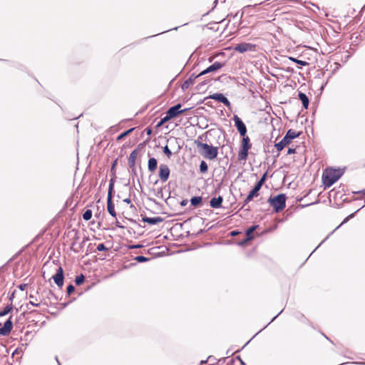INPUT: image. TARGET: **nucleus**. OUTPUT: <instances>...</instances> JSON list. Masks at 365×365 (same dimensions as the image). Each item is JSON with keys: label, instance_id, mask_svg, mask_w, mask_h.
<instances>
[{"label": "nucleus", "instance_id": "f257e3e1", "mask_svg": "<svg viewBox=\"0 0 365 365\" xmlns=\"http://www.w3.org/2000/svg\"><path fill=\"white\" fill-rule=\"evenodd\" d=\"M344 174V170L341 169L326 170L322 175L323 183L326 187H331Z\"/></svg>", "mask_w": 365, "mask_h": 365}, {"label": "nucleus", "instance_id": "f03ea898", "mask_svg": "<svg viewBox=\"0 0 365 365\" xmlns=\"http://www.w3.org/2000/svg\"><path fill=\"white\" fill-rule=\"evenodd\" d=\"M197 147L202 150V152H201L202 155L204 156V158L209 159V160H213L217 158L218 154V148L214 147L212 145H209L207 143H197Z\"/></svg>", "mask_w": 365, "mask_h": 365}, {"label": "nucleus", "instance_id": "7ed1b4c3", "mask_svg": "<svg viewBox=\"0 0 365 365\" xmlns=\"http://www.w3.org/2000/svg\"><path fill=\"white\" fill-rule=\"evenodd\" d=\"M267 202L274 208V212H279L286 206V195L284 194H279L274 197H270L267 200Z\"/></svg>", "mask_w": 365, "mask_h": 365}, {"label": "nucleus", "instance_id": "20e7f679", "mask_svg": "<svg viewBox=\"0 0 365 365\" xmlns=\"http://www.w3.org/2000/svg\"><path fill=\"white\" fill-rule=\"evenodd\" d=\"M299 135L300 133L296 132L292 129L288 130L284 138L279 143L275 144L274 146L277 151L282 150L284 148L292 141V140L298 138Z\"/></svg>", "mask_w": 365, "mask_h": 365}, {"label": "nucleus", "instance_id": "39448f33", "mask_svg": "<svg viewBox=\"0 0 365 365\" xmlns=\"http://www.w3.org/2000/svg\"><path fill=\"white\" fill-rule=\"evenodd\" d=\"M113 180L111 179L109 183L108 197H107V210L109 214L114 217H116V212L114 208V204L112 201L113 197Z\"/></svg>", "mask_w": 365, "mask_h": 365}, {"label": "nucleus", "instance_id": "423d86ee", "mask_svg": "<svg viewBox=\"0 0 365 365\" xmlns=\"http://www.w3.org/2000/svg\"><path fill=\"white\" fill-rule=\"evenodd\" d=\"M232 120L235 123V126L236 127L240 135L241 136L246 135L247 131V127L242 119L238 115H234Z\"/></svg>", "mask_w": 365, "mask_h": 365}, {"label": "nucleus", "instance_id": "0eeeda50", "mask_svg": "<svg viewBox=\"0 0 365 365\" xmlns=\"http://www.w3.org/2000/svg\"><path fill=\"white\" fill-rule=\"evenodd\" d=\"M12 316L4 322V325L0 327V336H8L13 329V322L11 320Z\"/></svg>", "mask_w": 365, "mask_h": 365}, {"label": "nucleus", "instance_id": "6e6552de", "mask_svg": "<svg viewBox=\"0 0 365 365\" xmlns=\"http://www.w3.org/2000/svg\"><path fill=\"white\" fill-rule=\"evenodd\" d=\"M225 65V63H222L219 61H216L210 66H208L207 68L201 71L198 76H203L210 73L215 72L218 71L219 69L222 68Z\"/></svg>", "mask_w": 365, "mask_h": 365}, {"label": "nucleus", "instance_id": "1a4fd4ad", "mask_svg": "<svg viewBox=\"0 0 365 365\" xmlns=\"http://www.w3.org/2000/svg\"><path fill=\"white\" fill-rule=\"evenodd\" d=\"M267 178V173H264L259 181L255 185L254 187L249 192L254 197H257L259 195V191L261 189L262 186L264 183Z\"/></svg>", "mask_w": 365, "mask_h": 365}, {"label": "nucleus", "instance_id": "9d476101", "mask_svg": "<svg viewBox=\"0 0 365 365\" xmlns=\"http://www.w3.org/2000/svg\"><path fill=\"white\" fill-rule=\"evenodd\" d=\"M170 168L165 164H160L159 167V178L163 182H166L170 176Z\"/></svg>", "mask_w": 365, "mask_h": 365}, {"label": "nucleus", "instance_id": "9b49d317", "mask_svg": "<svg viewBox=\"0 0 365 365\" xmlns=\"http://www.w3.org/2000/svg\"><path fill=\"white\" fill-rule=\"evenodd\" d=\"M181 107H182V105L180 103H178V104L170 107V108H168V110H167L166 113H168V115H169L170 118H174L176 116H178L179 114L183 113L184 112H185L187 110V109L180 110Z\"/></svg>", "mask_w": 365, "mask_h": 365}, {"label": "nucleus", "instance_id": "f8f14e48", "mask_svg": "<svg viewBox=\"0 0 365 365\" xmlns=\"http://www.w3.org/2000/svg\"><path fill=\"white\" fill-rule=\"evenodd\" d=\"M54 282L58 287H62L63 285L64 274L63 269L61 267H59L56 273L52 277Z\"/></svg>", "mask_w": 365, "mask_h": 365}, {"label": "nucleus", "instance_id": "ddd939ff", "mask_svg": "<svg viewBox=\"0 0 365 365\" xmlns=\"http://www.w3.org/2000/svg\"><path fill=\"white\" fill-rule=\"evenodd\" d=\"M255 46L249 43H241L235 46V50L239 53H245L246 51H254Z\"/></svg>", "mask_w": 365, "mask_h": 365}, {"label": "nucleus", "instance_id": "4468645a", "mask_svg": "<svg viewBox=\"0 0 365 365\" xmlns=\"http://www.w3.org/2000/svg\"><path fill=\"white\" fill-rule=\"evenodd\" d=\"M209 98L215 100L220 103H222L227 107L230 106L229 100L222 93H213L212 95H210Z\"/></svg>", "mask_w": 365, "mask_h": 365}, {"label": "nucleus", "instance_id": "2eb2a0df", "mask_svg": "<svg viewBox=\"0 0 365 365\" xmlns=\"http://www.w3.org/2000/svg\"><path fill=\"white\" fill-rule=\"evenodd\" d=\"M200 76L195 75L192 73L189 78L185 80L184 83L182 84V89L183 91L187 89L191 85H192L196 78H199Z\"/></svg>", "mask_w": 365, "mask_h": 365}, {"label": "nucleus", "instance_id": "dca6fc26", "mask_svg": "<svg viewBox=\"0 0 365 365\" xmlns=\"http://www.w3.org/2000/svg\"><path fill=\"white\" fill-rule=\"evenodd\" d=\"M142 220L149 225H156L158 223L162 222L163 219L161 217H150L145 216L142 218Z\"/></svg>", "mask_w": 365, "mask_h": 365}, {"label": "nucleus", "instance_id": "f3484780", "mask_svg": "<svg viewBox=\"0 0 365 365\" xmlns=\"http://www.w3.org/2000/svg\"><path fill=\"white\" fill-rule=\"evenodd\" d=\"M223 202V197L218 196L217 197H213L210 201V205L212 208H220L222 206Z\"/></svg>", "mask_w": 365, "mask_h": 365}, {"label": "nucleus", "instance_id": "a211bd4d", "mask_svg": "<svg viewBox=\"0 0 365 365\" xmlns=\"http://www.w3.org/2000/svg\"><path fill=\"white\" fill-rule=\"evenodd\" d=\"M249 150L247 148H240L238 153V160L239 161H245L248 157Z\"/></svg>", "mask_w": 365, "mask_h": 365}, {"label": "nucleus", "instance_id": "6ab92c4d", "mask_svg": "<svg viewBox=\"0 0 365 365\" xmlns=\"http://www.w3.org/2000/svg\"><path fill=\"white\" fill-rule=\"evenodd\" d=\"M138 155V150H133L128 158V165L130 168H133L135 166V160Z\"/></svg>", "mask_w": 365, "mask_h": 365}, {"label": "nucleus", "instance_id": "aec40b11", "mask_svg": "<svg viewBox=\"0 0 365 365\" xmlns=\"http://www.w3.org/2000/svg\"><path fill=\"white\" fill-rule=\"evenodd\" d=\"M298 98L302 101L303 107L307 109L309 103V100L307 96L305 93L299 91L298 94Z\"/></svg>", "mask_w": 365, "mask_h": 365}, {"label": "nucleus", "instance_id": "412c9836", "mask_svg": "<svg viewBox=\"0 0 365 365\" xmlns=\"http://www.w3.org/2000/svg\"><path fill=\"white\" fill-rule=\"evenodd\" d=\"M158 167V161L155 158H150L148 163V169L150 172L153 173Z\"/></svg>", "mask_w": 365, "mask_h": 365}, {"label": "nucleus", "instance_id": "4be33fe9", "mask_svg": "<svg viewBox=\"0 0 365 365\" xmlns=\"http://www.w3.org/2000/svg\"><path fill=\"white\" fill-rule=\"evenodd\" d=\"M252 144L250 143V138L247 135L242 136V144L240 148L250 149Z\"/></svg>", "mask_w": 365, "mask_h": 365}, {"label": "nucleus", "instance_id": "5701e85b", "mask_svg": "<svg viewBox=\"0 0 365 365\" xmlns=\"http://www.w3.org/2000/svg\"><path fill=\"white\" fill-rule=\"evenodd\" d=\"M202 197L200 196L192 197L190 200V203L192 206H198L202 202Z\"/></svg>", "mask_w": 365, "mask_h": 365}, {"label": "nucleus", "instance_id": "b1692460", "mask_svg": "<svg viewBox=\"0 0 365 365\" xmlns=\"http://www.w3.org/2000/svg\"><path fill=\"white\" fill-rule=\"evenodd\" d=\"M13 309L12 304H8L4 309L0 312V317H4L8 314Z\"/></svg>", "mask_w": 365, "mask_h": 365}, {"label": "nucleus", "instance_id": "393cba45", "mask_svg": "<svg viewBox=\"0 0 365 365\" xmlns=\"http://www.w3.org/2000/svg\"><path fill=\"white\" fill-rule=\"evenodd\" d=\"M135 130V128H130L125 131H124L123 133H122L121 134H120L118 137H117V140H122L123 138L126 137L127 135H128L130 133H131L133 130Z\"/></svg>", "mask_w": 365, "mask_h": 365}, {"label": "nucleus", "instance_id": "a878e982", "mask_svg": "<svg viewBox=\"0 0 365 365\" xmlns=\"http://www.w3.org/2000/svg\"><path fill=\"white\" fill-rule=\"evenodd\" d=\"M289 60L299 64V65H301V66H308L309 65V63L305 61H302V60H299L296 58H294V57H289Z\"/></svg>", "mask_w": 365, "mask_h": 365}, {"label": "nucleus", "instance_id": "bb28decb", "mask_svg": "<svg viewBox=\"0 0 365 365\" xmlns=\"http://www.w3.org/2000/svg\"><path fill=\"white\" fill-rule=\"evenodd\" d=\"M259 227V225H253V226H251L250 227H249L247 230H246V237H253V232H255L256 230V229Z\"/></svg>", "mask_w": 365, "mask_h": 365}, {"label": "nucleus", "instance_id": "cd10ccee", "mask_svg": "<svg viewBox=\"0 0 365 365\" xmlns=\"http://www.w3.org/2000/svg\"><path fill=\"white\" fill-rule=\"evenodd\" d=\"M207 170H208V166H207V163L204 160L201 161L200 164V171L202 173H205L207 171Z\"/></svg>", "mask_w": 365, "mask_h": 365}, {"label": "nucleus", "instance_id": "c85d7f7f", "mask_svg": "<svg viewBox=\"0 0 365 365\" xmlns=\"http://www.w3.org/2000/svg\"><path fill=\"white\" fill-rule=\"evenodd\" d=\"M85 277L83 274H80L77 276L75 279V283L76 285H81L84 282Z\"/></svg>", "mask_w": 365, "mask_h": 365}, {"label": "nucleus", "instance_id": "c756f323", "mask_svg": "<svg viewBox=\"0 0 365 365\" xmlns=\"http://www.w3.org/2000/svg\"><path fill=\"white\" fill-rule=\"evenodd\" d=\"M92 217V211L91 210H86L83 214V218L84 220H89Z\"/></svg>", "mask_w": 365, "mask_h": 365}, {"label": "nucleus", "instance_id": "7c9ffc66", "mask_svg": "<svg viewBox=\"0 0 365 365\" xmlns=\"http://www.w3.org/2000/svg\"><path fill=\"white\" fill-rule=\"evenodd\" d=\"M172 118H170L169 115H168V113H166V115L163 118H161L160 121L159 122L158 126L163 125L164 123H165L166 122L169 121Z\"/></svg>", "mask_w": 365, "mask_h": 365}, {"label": "nucleus", "instance_id": "2f4dec72", "mask_svg": "<svg viewBox=\"0 0 365 365\" xmlns=\"http://www.w3.org/2000/svg\"><path fill=\"white\" fill-rule=\"evenodd\" d=\"M163 153H165V155L168 157V158H170V156L172 155V152L171 150H170V148H168V145H165V147H163Z\"/></svg>", "mask_w": 365, "mask_h": 365}, {"label": "nucleus", "instance_id": "473e14b6", "mask_svg": "<svg viewBox=\"0 0 365 365\" xmlns=\"http://www.w3.org/2000/svg\"><path fill=\"white\" fill-rule=\"evenodd\" d=\"M253 196H252L250 194H248V195L246 197L243 202L242 207H245L247 204H248L250 201L253 200Z\"/></svg>", "mask_w": 365, "mask_h": 365}, {"label": "nucleus", "instance_id": "72a5a7b5", "mask_svg": "<svg viewBox=\"0 0 365 365\" xmlns=\"http://www.w3.org/2000/svg\"><path fill=\"white\" fill-rule=\"evenodd\" d=\"M135 260L138 262H145L148 261L149 259L146 257L139 255L135 257Z\"/></svg>", "mask_w": 365, "mask_h": 365}, {"label": "nucleus", "instance_id": "f704fd0d", "mask_svg": "<svg viewBox=\"0 0 365 365\" xmlns=\"http://www.w3.org/2000/svg\"><path fill=\"white\" fill-rule=\"evenodd\" d=\"M253 239V237H248L242 240L239 242V245L244 246L246 245L249 241L252 240Z\"/></svg>", "mask_w": 365, "mask_h": 365}, {"label": "nucleus", "instance_id": "c9c22d12", "mask_svg": "<svg viewBox=\"0 0 365 365\" xmlns=\"http://www.w3.org/2000/svg\"><path fill=\"white\" fill-rule=\"evenodd\" d=\"M206 84H207V81H202V82L200 83L197 86V87H196L197 90V91H202V90H203V89L205 88V86H206Z\"/></svg>", "mask_w": 365, "mask_h": 365}, {"label": "nucleus", "instance_id": "e433bc0d", "mask_svg": "<svg viewBox=\"0 0 365 365\" xmlns=\"http://www.w3.org/2000/svg\"><path fill=\"white\" fill-rule=\"evenodd\" d=\"M75 290V287L73 284H69L68 287H67V293L68 295L71 294Z\"/></svg>", "mask_w": 365, "mask_h": 365}, {"label": "nucleus", "instance_id": "4c0bfd02", "mask_svg": "<svg viewBox=\"0 0 365 365\" xmlns=\"http://www.w3.org/2000/svg\"><path fill=\"white\" fill-rule=\"evenodd\" d=\"M97 250L100 252L101 251H105V250H107L108 248L105 246L104 244L101 243V244H99L98 246H97Z\"/></svg>", "mask_w": 365, "mask_h": 365}, {"label": "nucleus", "instance_id": "58836bf2", "mask_svg": "<svg viewBox=\"0 0 365 365\" xmlns=\"http://www.w3.org/2000/svg\"><path fill=\"white\" fill-rule=\"evenodd\" d=\"M354 216V213H352L351 215H349L348 217H346L344 221L336 227L339 228L341 225H343L344 223H346L350 218L353 217Z\"/></svg>", "mask_w": 365, "mask_h": 365}, {"label": "nucleus", "instance_id": "ea45409f", "mask_svg": "<svg viewBox=\"0 0 365 365\" xmlns=\"http://www.w3.org/2000/svg\"><path fill=\"white\" fill-rule=\"evenodd\" d=\"M131 169V172H132V175H133V180H134V177H137V170H136V168H135V167H133V168H130Z\"/></svg>", "mask_w": 365, "mask_h": 365}, {"label": "nucleus", "instance_id": "a19ab883", "mask_svg": "<svg viewBox=\"0 0 365 365\" xmlns=\"http://www.w3.org/2000/svg\"><path fill=\"white\" fill-rule=\"evenodd\" d=\"M296 153V149L293 148H289L287 150V155H292Z\"/></svg>", "mask_w": 365, "mask_h": 365}, {"label": "nucleus", "instance_id": "79ce46f5", "mask_svg": "<svg viewBox=\"0 0 365 365\" xmlns=\"http://www.w3.org/2000/svg\"><path fill=\"white\" fill-rule=\"evenodd\" d=\"M19 289L21 291H24L27 287V284H21L18 286Z\"/></svg>", "mask_w": 365, "mask_h": 365}, {"label": "nucleus", "instance_id": "37998d69", "mask_svg": "<svg viewBox=\"0 0 365 365\" xmlns=\"http://www.w3.org/2000/svg\"><path fill=\"white\" fill-rule=\"evenodd\" d=\"M29 304H31L32 306H34V307H40V304L39 303H35V302H34L32 301H30Z\"/></svg>", "mask_w": 365, "mask_h": 365}, {"label": "nucleus", "instance_id": "c03bdc74", "mask_svg": "<svg viewBox=\"0 0 365 365\" xmlns=\"http://www.w3.org/2000/svg\"><path fill=\"white\" fill-rule=\"evenodd\" d=\"M257 203L259 205H267V202L265 201H263L262 199H260L259 200L257 201Z\"/></svg>", "mask_w": 365, "mask_h": 365}, {"label": "nucleus", "instance_id": "a18cd8bd", "mask_svg": "<svg viewBox=\"0 0 365 365\" xmlns=\"http://www.w3.org/2000/svg\"><path fill=\"white\" fill-rule=\"evenodd\" d=\"M239 234V232L237 230H233L230 232L231 236H236Z\"/></svg>", "mask_w": 365, "mask_h": 365}, {"label": "nucleus", "instance_id": "49530a36", "mask_svg": "<svg viewBox=\"0 0 365 365\" xmlns=\"http://www.w3.org/2000/svg\"><path fill=\"white\" fill-rule=\"evenodd\" d=\"M123 202L127 203V204H129V203H130L131 201H130V198H125V199L123 200Z\"/></svg>", "mask_w": 365, "mask_h": 365}, {"label": "nucleus", "instance_id": "de8ad7c7", "mask_svg": "<svg viewBox=\"0 0 365 365\" xmlns=\"http://www.w3.org/2000/svg\"><path fill=\"white\" fill-rule=\"evenodd\" d=\"M187 201L185 200H182L180 204L182 206H185L187 205Z\"/></svg>", "mask_w": 365, "mask_h": 365}, {"label": "nucleus", "instance_id": "09e8293b", "mask_svg": "<svg viewBox=\"0 0 365 365\" xmlns=\"http://www.w3.org/2000/svg\"><path fill=\"white\" fill-rule=\"evenodd\" d=\"M116 226L120 228H124V226L121 225L119 222H116Z\"/></svg>", "mask_w": 365, "mask_h": 365}, {"label": "nucleus", "instance_id": "8fccbe9b", "mask_svg": "<svg viewBox=\"0 0 365 365\" xmlns=\"http://www.w3.org/2000/svg\"><path fill=\"white\" fill-rule=\"evenodd\" d=\"M237 358L240 361L242 365H246L245 363L240 359V356H238Z\"/></svg>", "mask_w": 365, "mask_h": 365}, {"label": "nucleus", "instance_id": "3c124183", "mask_svg": "<svg viewBox=\"0 0 365 365\" xmlns=\"http://www.w3.org/2000/svg\"><path fill=\"white\" fill-rule=\"evenodd\" d=\"M214 58H215L214 56L210 57V58H208L209 62H210V63H211V62L213 61Z\"/></svg>", "mask_w": 365, "mask_h": 365}, {"label": "nucleus", "instance_id": "603ef678", "mask_svg": "<svg viewBox=\"0 0 365 365\" xmlns=\"http://www.w3.org/2000/svg\"><path fill=\"white\" fill-rule=\"evenodd\" d=\"M359 192L365 195V188L364 190H362L361 191L357 192V193H359Z\"/></svg>", "mask_w": 365, "mask_h": 365}, {"label": "nucleus", "instance_id": "864d4df0", "mask_svg": "<svg viewBox=\"0 0 365 365\" xmlns=\"http://www.w3.org/2000/svg\"><path fill=\"white\" fill-rule=\"evenodd\" d=\"M56 361H57V363H58V365H61V362L58 361V357H57V356H56Z\"/></svg>", "mask_w": 365, "mask_h": 365}, {"label": "nucleus", "instance_id": "5fc2aeb1", "mask_svg": "<svg viewBox=\"0 0 365 365\" xmlns=\"http://www.w3.org/2000/svg\"><path fill=\"white\" fill-rule=\"evenodd\" d=\"M324 241H322L321 243H319L317 246V248H319L321 245H322V243H323Z\"/></svg>", "mask_w": 365, "mask_h": 365}, {"label": "nucleus", "instance_id": "6e6d98bb", "mask_svg": "<svg viewBox=\"0 0 365 365\" xmlns=\"http://www.w3.org/2000/svg\"><path fill=\"white\" fill-rule=\"evenodd\" d=\"M324 241H322L321 243H319L317 246V248H319L321 245H322V243H323Z\"/></svg>", "mask_w": 365, "mask_h": 365}, {"label": "nucleus", "instance_id": "4d7b16f0", "mask_svg": "<svg viewBox=\"0 0 365 365\" xmlns=\"http://www.w3.org/2000/svg\"><path fill=\"white\" fill-rule=\"evenodd\" d=\"M324 241H322L321 243H319L317 246V248H319L321 245H322V243H323Z\"/></svg>", "mask_w": 365, "mask_h": 365}, {"label": "nucleus", "instance_id": "13d9d810", "mask_svg": "<svg viewBox=\"0 0 365 365\" xmlns=\"http://www.w3.org/2000/svg\"><path fill=\"white\" fill-rule=\"evenodd\" d=\"M324 241H322L321 243H319L317 246V248H319L321 245H322V243H323Z\"/></svg>", "mask_w": 365, "mask_h": 365}, {"label": "nucleus", "instance_id": "bf43d9fd", "mask_svg": "<svg viewBox=\"0 0 365 365\" xmlns=\"http://www.w3.org/2000/svg\"><path fill=\"white\" fill-rule=\"evenodd\" d=\"M324 241H322L321 243H319L317 246V248H319L321 245H322V243H323Z\"/></svg>", "mask_w": 365, "mask_h": 365}, {"label": "nucleus", "instance_id": "052dcab7", "mask_svg": "<svg viewBox=\"0 0 365 365\" xmlns=\"http://www.w3.org/2000/svg\"><path fill=\"white\" fill-rule=\"evenodd\" d=\"M150 133H151V130H150V129H148V130H147V133H148V134H150Z\"/></svg>", "mask_w": 365, "mask_h": 365}, {"label": "nucleus", "instance_id": "680f3d73", "mask_svg": "<svg viewBox=\"0 0 365 365\" xmlns=\"http://www.w3.org/2000/svg\"><path fill=\"white\" fill-rule=\"evenodd\" d=\"M29 298L33 299V298H34V296H33L32 294H30V295H29Z\"/></svg>", "mask_w": 365, "mask_h": 365}, {"label": "nucleus", "instance_id": "e2e57ef3", "mask_svg": "<svg viewBox=\"0 0 365 365\" xmlns=\"http://www.w3.org/2000/svg\"><path fill=\"white\" fill-rule=\"evenodd\" d=\"M277 317V316H276V317H273V319H272V321H271V322L274 321Z\"/></svg>", "mask_w": 365, "mask_h": 365}, {"label": "nucleus", "instance_id": "0e129e2a", "mask_svg": "<svg viewBox=\"0 0 365 365\" xmlns=\"http://www.w3.org/2000/svg\"><path fill=\"white\" fill-rule=\"evenodd\" d=\"M140 247V245H135L134 247L137 248V247Z\"/></svg>", "mask_w": 365, "mask_h": 365}, {"label": "nucleus", "instance_id": "69168bd1", "mask_svg": "<svg viewBox=\"0 0 365 365\" xmlns=\"http://www.w3.org/2000/svg\"><path fill=\"white\" fill-rule=\"evenodd\" d=\"M205 361H201V364L205 363Z\"/></svg>", "mask_w": 365, "mask_h": 365}, {"label": "nucleus", "instance_id": "338daca9", "mask_svg": "<svg viewBox=\"0 0 365 365\" xmlns=\"http://www.w3.org/2000/svg\"><path fill=\"white\" fill-rule=\"evenodd\" d=\"M210 359H211V356H209V357L207 358V360L209 361V360H210Z\"/></svg>", "mask_w": 365, "mask_h": 365}, {"label": "nucleus", "instance_id": "774afa93", "mask_svg": "<svg viewBox=\"0 0 365 365\" xmlns=\"http://www.w3.org/2000/svg\"><path fill=\"white\" fill-rule=\"evenodd\" d=\"M1 325V324L0 323V326Z\"/></svg>", "mask_w": 365, "mask_h": 365}]
</instances>
